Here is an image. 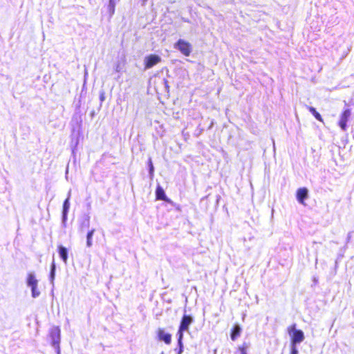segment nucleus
I'll return each mask as SVG.
<instances>
[{
    "mask_svg": "<svg viewBox=\"0 0 354 354\" xmlns=\"http://www.w3.org/2000/svg\"><path fill=\"white\" fill-rule=\"evenodd\" d=\"M287 330L290 336L291 346L296 345L304 341V334L301 330L296 328L295 324L289 326Z\"/></svg>",
    "mask_w": 354,
    "mask_h": 354,
    "instance_id": "f257e3e1",
    "label": "nucleus"
},
{
    "mask_svg": "<svg viewBox=\"0 0 354 354\" xmlns=\"http://www.w3.org/2000/svg\"><path fill=\"white\" fill-rule=\"evenodd\" d=\"M193 322L192 317L189 315H183L178 330V342L180 344L183 339V333L188 330L189 326Z\"/></svg>",
    "mask_w": 354,
    "mask_h": 354,
    "instance_id": "f03ea898",
    "label": "nucleus"
},
{
    "mask_svg": "<svg viewBox=\"0 0 354 354\" xmlns=\"http://www.w3.org/2000/svg\"><path fill=\"white\" fill-rule=\"evenodd\" d=\"M174 48L178 49L185 57L189 56L192 50V44L182 39H178L175 43Z\"/></svg>",
    "mask_w": 354,
    "mask_h": 354,
    "instance_id": "7ed1b4c3",
    "label": "nucleus"
},
{
    "mask_svg": "<svg viewBox=\"0 0 354 354\" xmlns=\"http://www.w3.org/2000/svg\"><path fill=\"white\" fill-rule=\"evenodd\" d=\"M161 62V58L157 55L151 54L145 58V68L149 69Z\"/></svg>",
    "mask_w": 354,
    "mask_h": 354,
    "instance_id": "20e7f679",
    "label": "nucleus"
},
{
    "mask_svg": "<svg viewBox=\"0 0 354 354\" xmlns=\"http://www.w3.org/2000/svg\"><path fill=\"white\" fill-rule=\"evenodd\" d=\"M351 115V111L346 109L342 111L340 115V119L338 122L339 126L343 131H346L347 128V122Z\"/></svg>",
    "mask_w": 354,
    "mask_h": 354,
    "instance_id": "39448f33",
    "label": "nucleus"
},
{
    "mask_svg": "<svg viewBox=\"0 0 354 354\" xmlns=\"http://www.w3.org/2000/svg\"><path fill=\"white\" fill-rule=\"evenodd\" d=\"M157 338L159 341L164 342L166 344H170L171 342V335L165 331L163 328L157 330Z\"/></svg>",
    "mask_w": 354,
    "mask_h": 354,
    "instance_id": "423d86ee",
    "label": "nucleus"
},
{
    "mask_svg": "<svg viewBox=\"0 0 354 354\" xmlns=\"http://www.w3.org/2000/svg\"><path fill=\"white\" fill-rule=\"evenodd\" d=\"M53 345L55 348H59L60 342V329L59 327L53 328L50 333Z\"/></svg>",
    "mask_w": 354,
    "mask_h": 354,
    "instance_id": "0eeeda50",
    "label": "nucleus"
},
{
    "mask_svg": "<svg viewBox=\"0 0 354 354\" xmlns=\"http://www.w3.org/2000/svg\"><path fill=\"white\" fill-rule=\"evenodd\" d=\"M308 190L307 188H306V187L299 188L297 190V193H296V196H297V201L300 203L304 204V200L308 198Z\"/></svg>",
    "mask_w": 354,
    "mask_h": 354,
    "instance_id": "6e6552de",
    "label": "nucleus"
},
{
    "mask_svg": "<svg viewBox=\"0 0 354 354\" xmlns=\"http://www.w3.org/2000/svg\"><path fill=\"white\" fill-rule=\"evenodd\" d=\"M155 194L156 200L170 202L169 199L166 196L164 189L160 185L156 187Z\"/></svg>",
    "mask_w": 354,
    "mask_h": 354,
    "instance_id": "1a4fd4ad",
    "label": "nucleus"
},
{
    "mask_svg": "<svg viewBox=\"0 0 354 354\" xmlns=\"http://www.w3.org/2000/svg\"><path fill=\"white\" fill-rule=\"evenodd\" d=\"M241 328L237 324L234 325L232 327L230 333L231 339L232 341H235L241 335Z\"/></svg>",
    "mask_w": 354,
    "mask_h": 354,
    "instance_id": "9d476101",
    "label": "nucleus"
},
{
    "mask_svg": "<svg viewBox=\"0 0 354 354\" xmlns=\"http://www.w3.org/2000/svg\"><path fill=\"white\" fill-rule=\"evenodd\" d=\"M58 252H59V254L60 257L62 258V259L64 262V263L66 264L67 263V259H68V251H67V249L66 248H64V246L60 245L58 248Z\"/></svg>",
    "mask_w": 354,
    "mask_h": 354,
    "instance_id": "9b49d317",
    "label": "nucleus"
},
{
    "mask_svg": "<svg viewBox=\"0 0 354 354\" xmlns=\"http://www.w3.org/2000/svg\"><path fill=\"white\" fill-rule=\"evenodd\" d=\"M38 281L33 273H29L27 278V285L30 287L37 286Z\"/></svg>",
    "mask_w": 354,
    "mask_h": 354,
    "instance_id": "f8f14e48",
    "label": "nucleus"
},
{
    "mask_svg": "<svg viewBox=\"0 0 354 354\" xmlns=\"http://www.w3.org/2000/svg\"><path fill=\"white\" fill-rule=\"evenodd\" d=\"M307 109L318 121L322 122H324L322 115L317 111V110L314 107L307 106Z\"/></svg>",
    "mask_w": 354,
    "mask_h": 354,
    "instance_id": "ddd939ff",
    "label": "nucleus"
},
{
    "mask_svg": "<svg viewBox=\"0 0 354 354\" xmlns=\"http://www.w3.org/2000/svg\"><path fill=\"white\" fill-rule=\"evenodd\" d=\"M71 192L68 193V198L65 200L63 205V218L65 219L66 217L67 212L68 211L70 203H69V198H70Z\"/></svg>",
    "mask_w": 354,
    "mask_h": 354,
    "instance_id": "4468645a",
    "label": "nucleus"
},
{
    "mask_svg": "<svg viewBox=\"0 0 354 354\" xmlns=\"http://www.w3.org/2000/svg\"><path fill=\"white\" fill-rule=\"evenodd\" d=\"M93 232H94V230H91L88 234H87V236H86V239H87V241H86V245L88 247H91L92 245V242H91V239H92V237H93Z\"/></svg>",
    "mask_w": 354,
    "mask_h": 354,
    "instance_id": "2eb2a0df",
    "label": "nucleus"
},
{
    "mask_svg": "<svg viewBox=\"0 0 354 354\" xmlns=\"http://www.w3.org/2000/svg\"><path fill=\"white\" fill-rule=\"evenodd\" d=\"M30 288L32 297L36 298L39 297L40 295V292L37 289V286H31Z\"/></svg>",
    "mask_w": 354,
    "mask_h": 354,
    "instance_id": "dca6fc26",
    "label": "nucleus"
},
{
    "mask_svg": "<svg viewBox=\"0 0 354 354\" xmlns=\"http://www.w3.org/2000/svg\"><path fill=\"white\" fill-rule=\"evenodd\" d=\"M147 163H148V166H149V174H150V176L152 178L153 176L154 167H153V162H152V160L151 158H149L148 160Z\"/></svg>",
    "mask_w": 354,
    "mask_h": 354,
    "instance_id": "f3484780",
    "label": "nucleus"
},
{
    "mask_svg": "<svg viewBox=\"0 0 354 354\" xmlns=\"http://www.w3.org/2000/svg\"><path fill=\"white\" fill-rule=\"evenodd\" d=\"M55 263L53 262L51 266V270H50V281L52 283H53V280L55 279Z\"/></svg>",
    "mask_w": 354,
    "mask_h": 354,
    "instance_id": "a211bd4d",
    "label": "nucleus"
},
{
    "mask_svg": "<svg viewBox=\"0 0 354 354\" xmlns=\"http://www.w3.org/2000/svg\"><path fill=\"white\" fill-rule=\"evenodd\" d=\"M248 348L247 344L244 343L241 346H239V351L241 352V354H248L246 352Z\"/></svg>",
    "mask_w": 354,
    "mask_h": 354,
    "instance_id": "6ab92c4d",
    "label": "nucleus"
},
{
    "mask_svg": "<svg viewBox=\"0 0 354 354\" xmlns=\"http://www.w3.org/2000/svg\"><path fill=\"white\" fill-rule=\"evenodd\" d=\"M178 344L179 348L178 350L177 353L178 354H181L183 353V339H181V343L180 344L178 341Z\"/></svg>",
    "mask_w": 354,
    "mask_h": 354,
    "instance_id": "aec40b11",
    "label": "nucleus"
},
{
    "mask_svg": "<svg viewBox=\"0 0 354 354\" xmlns=\"http://www.w3.org/2000/svg\"><path fill=\"white\" fill-rule=\"evenodd\" d=\"M291 354H298V351L296 348V345L292 346Z\"/></svg>",
    "mask_w": 354,
    "mask_h": 354,
    "instance_id": "412c9836",
    "label": "nucleus"
},
{
    "mask_svg": "<svg viewBox=\"0 0 354 354\" xmlns=\"http://www.w3.org/2000/svg\"><path fill=\"white\" fill-rule=\"evenodd\" d=\"M104 100V96L101 95V100Z\"/></svg>",
    "mask_w": 354,
    "mask_h": 354,
    "instance_id": "4be33fe9",
    "label": "nucleus"
}]
</instances>
